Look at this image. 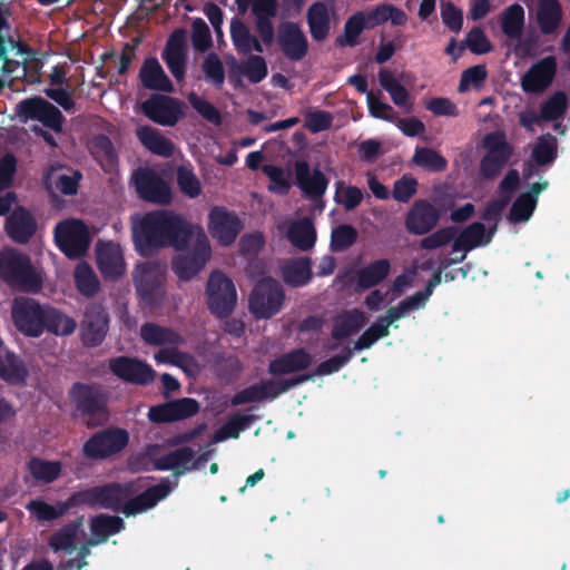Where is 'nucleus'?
I'll return each mask as SVG.
<instances>
[{"label": "nucleus", "instance_id": "cd10ccee", "mask_svg": "<svg viewBox=\"0 0 570 570\" xmlns=\"http://www.w3.org/2000/svg\"><path fill=\"white\" fill-rule=\"evenodd\" d=\"M312 361V355L304 348H295L272 360L267 371L273 376L291 374L308 368Z\"/></svg>", "mask_w": 570, "mask_h": 570}, {"label": "nucleus", "instance_id": "4be33fe9", "mask_svg": "<svg viewBox=\"0 0 570 570\" xmlns=\"http://www.w3.org/2000/svg\"><path fill=\"white\" fill-rule=\"evenodd\" d=\"M209 232L217 242L224 246L232 245L243 224L238 216L225 207H214L209 213Z\"/></svg>", "mask_w": 570, "mask_h": 570}, {"label": "nucleus", "instance_id": "680f3d73", "mask_svg": "<svg viewBox=\"0 0 570 570\" xmlns=\"http://www.w3.org/2000/svg\"><path fill=\"white\" fill-rule=\"evenodd\" d=\"M488 76V71L484 65H475L465 69L461 73L458 90L459 92H465L470 87L479 89L483 86Z\"/></svg>", "mask_w": 570, "mask_h": 570}, {"label": "nucleus", "instance_id": "412c9836", "mask_svg": "<svg viewBox=\"0 0 570 570\" xmlns=\"http://www.w3.org/2000/svg\"><path fill=\"white\" fill-rule=\"evenodd\" d=\"M186 30L183 28L175 29L168 37L161 58L174 78L180 82L186 76L187 47Z\"/></svg>", "mask_w": 570, "mask_h": 570}, {"label": "nucleus", "instance_id": "423d86ee", "mask_svg": "<svg viewBox=\"0 0 570 570\" xmlns=\"http://www.w3.org/2000/svg\"><path fill=\"white\" fill-rule=\"evenodd\" d=\"M134 493V483H108L73 492L69 497V503L71 508L89 507L118 512L121 503Z\"/></svg>", "mask_w": 570, "mask_h": 570}, {"label": "nucleus", "instance_id": "473e14b6", "mask_svg": "<svg viewBox=\"0 0 570 570\" xmlns=\"http://www.w3.org/2000/svg\"><path fill=\"white\" fill-rule=\"evenodd\" d=\"M288 242L297 249L307 252L315 246L316 229L311 218L304 217L293 222L286 233Z\"/></svg>", "mask_w": 570, "mask_h": 570}, {"label": "nucleus", "instance_id": "de8ad7c7", "mask_svg": "<svg viewBox=\"0 0 570 570\" xmlns=\"http://www.w3.org/2000/svg\"><path fill=\"white\" fill-rule=\"evenodd\" d=\"M379 81L384 90L389 92L392 101L399 107L411 108L410 94L406 88L394 77L392 71L381 69L379 72Z\"/></svg>", "mask_w": 570, "mask_h": 570}, {"label": "nucleus", "instance_id": "79ce46f5", "mask_svg": "<svg viewBox=\"0 0 570 570\" xmlns=\"http://www.w3.org/2000/svg\"><path fill=\"white\" fill-rule=\"evenodd\" d=\"M137 136L141 144L155 155L169 157L174 153V144L150 126L140 127Z\"/></svg>", "mask_w": 570, "mask_h": 570}, {"label": "nucleus", "instance_id": "bf43d9fd", "mask_svg": "<svg viewBox=\"0 0 570 570\" xmlns=\"http://www.w3.org/2000/svg\"><path fill=\"white\" fill-rule=\"evenodd\" d=\"M357 239V232L352 225H340L332 230L331 249L333 252H344L350 248Z\"/></svg>", "mask_w": 570, "mask_h": 570}, {"label": "nucleus", "instance_id": "5701e85b", "mask_svg": "<svg viewBox=\"0 0 570 570\" xmlns=\"http://www.w3.org/2000/svg\"><path fill=\"white\" fill-rule=\"evenodd\" d=\"M557 59L547 56L535 63L521 78V87L528 94H541L552 83L557 73Z\"/></svg>", "mask_w": 570, "mask_h": 570}, {"label": "nucleus", "instance_id": "c03bdc74", "mask_svg": "<svg viewBox=\"0 0 570 570\" xmlns=\"http://www.w3.org/2000/svg\"><path fill=\"white\" fill-rule=\"evenodd\" d=\"M256 420L258 416L253 414H234L214 433L212 442L219 443L227 439H238L240 432L248 429Z\"/></svg>", "mask_w": 570, "mask_h": 570}, {"label": "nucleus", "instance_id": "ea45409f", "mask_svg": "<svg viewBox=\"0 0 570 570\" xmlns=\"http://www.w3.org/2000/svg\"><path fill=\"white\" fill-rule=\"evenodd\" d=\"M90 149L106 173H110L117 167L118 155L108 136L104 134L96 135L91 140Z\"/></svg>", "mask_w": 570, "mask_h": 570}, {"label": "nucleus", "instance_id": "7ed1b4c3", "mask_svg": "<svg viewBox=\"0 0 570 570\" xmlns=\"http://www.w3.org/2000/svg\"><path fill=\"white\" fill-rule=\"evenodd\" d=\"M11 318L14 327L27 337H40L45 332L68 336L77 328L72 317L49 304L26 296L13 299Z\"/></svg>", "mask_w": 570, "mask_h": 570}, {"label": "nucleus", "instance_id": "13d9d810", "mask_svg": "<svg viewBox=\"0 0 570 570\" xmlns=\"http://www.w3.org/2000/svg\"><path fill=\"white\" fill-rule=\"evenodd\" d=\"M262 170L271 181L268 186L271 191L279 195H285L288 193L292 184L289 174L285 173L283 167L268 164L264 165Z\"/></svg>", "mask_w": 570, "mask_h": 570}, {"label": "nucleus", "instance_id": "774afa93", "mask_svg": "<svg viewBox=\"0 0 570 570\" xmlns=\"http://www.w3.org/2000/svg\"><path fill=\"white\" fill-rule=\"evenodd\" d=\"M191 43L200 52L207 51L213 45L210 30L202 18H196L191 23Z\"/></svg>", "mask_w": 570, "mask_h": 570}, {"label": "nucleus", "instance_id": "72a5a7b5", "mask_svg": "<svg viewBox=\"0 0 570 570\" xmlns=\"http://www.w3.org/2000/svg\"><path fill=\"white\" fill-rule=\"evenodd\" d=\"M309 33L315 41L325 40L331 31V14L322 1L312 3L306 13Z\"/></svg>", "mask_w": 570, "mask_h": 570}, {"label": "nucleus", "instance_id": "aec40b11", "mask_svg": "<svg viewBox=\"0 0 570 570\" xmlns=\"http://www.w3.org/2000/svg\"><path fill=\"white\" fill-rule=\"evenodd\" d=\"M135 186L139 197L146 202L166 205L171 200L169 185L151 169H138Z\"/></svg>", "mask_w": 570, "mask_h": 570}, {"label": "nucleus", "instance_id": "a19ab883", "mask_svg": "<svg viewBox=\"0 0 570 570\" xmlns=\"http://www.w3.org/2000/svg\"><path fill=\"white\" fill-rule=\"evenodd\" d=\"M83 518L79 517L73 521L61 527L57 532L52 533L49 538V547L55 551L71 552L76 549V539L80 527L82 525Z\"/></svg>", "mask_w": 570, "mask_h": 570}, {"label": "nucleus", "instance_id": "4d7b16f0", "mask_svg": "<svg viewBox=\"0 0 570 570\" xmlns=\"http://www.w3.org/2000/svg\"><path fill=\"white\" fill-rule=\"evenodd\" d=\"M176 180L180 191L184 195L190 198H195L200 195V181L190 166H179L176 171Z\"/></svg>", "mask_w": 570, "mask_h": 570}, {"label": "nucleus", "instance_id": "3c124183", "mask_svg": "<svg viewBox=\"0 0 570 570\" xmlns=\"http://www.w3.org/2000/svg\"><path fill=\"white\" fill-rule=\"evenodd\" d=\"M412 160L416 166L431 173H441L448 167V160L429 147H416Z\"/></svg>", "mask_w": 570, "mask_h": 570}, {"label": "nucleus", "instance_id": "5fc2aeb1", "mask_svg": "<svg viewBox=\"0 0 570 570\" xmlns=\"http://www.w3.org/2000/svg\"><path fill=\"white\" fill-rule=\"evenodd\" d=\"M28 468L33 479L45 483L53 482L61 473V463L59 461H45L32 458L28 463Z\"/></svg>", "mask_w": 570, "mask_h": 570}, {"label": "nucleus", "instance_id": "39448f33", "mask_svg": "<svg viewBox=\"0 0 570 570\" xmlns=\"http://www.w3.org/2000/svg\"><path fill=\"white\" fill-rule=\"evenodd\" d=\"M69 397L87 426L97 428L108 421V394L101 385L76 382L69 390Z\"/></svg>", "mask_w": 570, "mask_h": 570}, {"label": "nucleus", "instance_id": "6ab92c4d", "mask_svg": "<svg viewBox=\"0 0 570 570\" xmlns=\"http://www.w3.org/2000/svg\"><path fill=\"white\" fill-rule=\"evenodd\" d=\"M109 371L125 383L145 386L155 379L154 368L136 357L117 356L108 361Z\"/></svg>", "mask_w": 570, "mask_h": 570}, {"label": "nucleus", "instance_id": "f03ea898", "mask_svg": "<svg viewBox=\"0 0 570 570\" xmlns=\"http://www.w3.org/2000/svg\"><path fill=\"white\" fill-rule=\"evenodd\" d=\"M193 237L190 224L180 215L167 209L144 214L134 224L132 238L141 256H151L156 250L174 247L184 250Z\"/></svg>", "mask_w": 570, "mask_h": 570}, {"label": "nucleus", "instance_id": "49530a36", "mask_svg": "<svg viewBox=\"0 0 570 570\" xmlns=\"http://www.w3.org/2000/svg\"><path fill=\"white\" fill-rule=\"evenodd\" d=\"M366 323L362 311L355 308L344 313L335 323L332 330L334 340H344L354 333H357Z\"/></svg>", "mask_w": 570, "mask_h": 570}, {"label": "nucleus", "instance_id": "2f4dec72", "mask_svg": "<svg viewBox=\"0 0 570 570\" xmlns=\"http://www.w3.org/2000/svg\"><path fill=\"white\" fill-rule=\"evenodd\" d=\"M140 336L146 344L151 346H179L185 344V338L175 330L150 322L141 325Z\"/></svg>", "mask_w": 570, "mask_h": 570}, {"label": "nucleus", "instance_id": "052dcab7", "mask_svg": "<svg viewBox=\"0 0 570 570\" xmlns=\"http://www.w3.org/2000/svg\"><path fill=\"white\" fill-rule=\"evenodd\" d=\"M535 206L537 203L532 196L521 193L512 203L509 214L510 220L514 223L529 220Z\"/></svg>", "mask_w": 570, "mask_h": 570}, {"label": "nucleus", "instance_id": "f704fd0d", "mask_svg": "<svg viewBox=\"0 0 570 570\" xmlns=\"http://www.w3.org/2000/svg\"><path fill=\"white\" fill-rule=\"evenodd\" d=\"M125 529V522L120 517L99 514L91 519L90 530L92 538L89 544L97 546L106 542L110 535L119 533Z\"/></svg>", "mask_w": 570, "mask_h": 570}, {"label": "nucleus", "instance_id": "a211bd4d", "mask_svg": "<svg viewBox=\"0 0 570 570\" xmlns=\"http://www.w3.org/2000/svg\"><path fill=\"white\" fill-rule=\"evenodd\" d=\"M109 322V314L101 304L88 305L80 325L83 345L87 347L99 346L107 336Z\"/></svg>", "mask_w": 570, "mask_h": 570}, {"label": "nucleus", "instance_id": "f3484780", "mask_svg": "<svg viewBox=\"0 0 570 570\" xmlns=\"http://www.w3.org/2000/svg\"><path fill=\"white\" fill-rule=\"evenodd\" d=\"M275 40L284 55L291 61H301L308 53V40L298 23L281 22L275 33Z\"/></svg>", "mask_w": 570, "mask_h": 570}, {"label": "nucleus", "instance_id": "6e6552de", "mask_svg": "<svg viewBox=\"0 0 570 570\" xmlns=\"http://www.w3.org/2000/svg\"><path fill=\"white\" fill-rule=\"evenodd\" d=\"M312 379L313 374H301L281 381L263 380L234 394L230 399V404L233 406H239L247 403L263 402L264 400H274L282 393Z\"/></svg>", "mask_w": 570, "mask_h": 570}, {"label": "nucleus", "instance_id": "393cba45", "mask_svg": "<svg viewBox=\"0 0 570 570\" xmlns=\"http://www.w3.org/2000/svg\"><path fill=\"white\" fill-rule=\"evenodd\" d=\"M294 169L296 185L307 198L315 200L324 196L328 179L320 168L312 171L307 161L297 160Z\"/></svg>", "mask_w": 570, "mask_h": 570}, {"label": "nucleus", "instance_id": "e433bc0d", "mask_svg": "<svg viewBox=\"0 0 570 570\" xmlns=\"http://www.w3.org/2000/svg\"><path fill=\"white\" fill-rule=\"evenodd\" d=\"M27 377L28 368L18 355L10 351L0 355V379L11 385H21Z\"/></svg>", "mask_w": 570, "mask_h": 570}, {"label": "nucleus", "instance_id": "338daca9", "mask_svg": "<svg viewBox=\"0 0 570 570\" xmlns=\"http://www.w3.org/2000/svg\"><path fill=\"white\" fill-rule=\"evenodd\" d=\"M188 101L191 107L207 121L215 126L222 124L219 110L209 101L200 98L195 92L188 95Z\"/></svg>", "mask_w": 570, "mask_h": 570}, {"label": "nucleus", "instance_id": "1a4fd4ad", "mask_svg": "<svg viewBox=\"0 0 570 570\" xmlns=\"http://www.w3.org/2000/svg\"><path fill=\"white\" fill-rule=\"evenodd\" d=\"M207 305L213 315L227 318L237 302V292L233 281L220 271L210 273L207 286Z\"/></svg>", "mask_w": 570, "mask_h": 570}, {"label": "nucleus", "instance_id": "a18cd8bd", "mask_svg": "<svg viewBox=\"0 0 570 570\" xmlns=\"http://www.w3.org/2000/svg\"><path fill=\"white\" fill-rule=\"evenodd\" d=\"M558 157V140L551 134L538 137L531 151V160L535 166L543 167L554 163Z\"/></svg>", "mask_w": 570, "mask_h": 570}, {"label": "nucleus", "instance_id": "c85d7f7f", "mask_svg": "<svg viewBox=\"0 0 570 570\" xmlns=\"http://www.w3.org/2000/svg\"><path fill=\"white\" fill-rule=\"evenodd\" d=\"M37 229L35 217L24 208L19 207L12 212L6 223L8 236L16 243L26 244Z\"/></svg>", "mask_w": 570, "mask_h": 570}, {"label": "nucleus", "instance_id": "ddd939ff", "mask_svg": "<svg viewBox=\"0 0 570 570\" xmlns=\"http://www.w3.org/2000/svg\"><path fill=\"white\" fill-rule=\"evenodd\" d=\"M16 114L21 122L37 120L43 126L60 132L65 121L61 111L40 96H32L19 101Z\"/></svg>", "mask_w": 570, "mask_h": 570}, {"label": "nucleus", "instance_id": "603ef678", "mask_svg": "<svg viewBox=\"0 0 570 570\" xmlns=\"http://www.w3.org/2000/svg\"><path fill=\"white\" fill-rule=\"evenodd\" d=\"M75 284L78 292L87 297L95 296L100 288L97 275L87 263H81L76 267Z\"/></svg>", "mask_w": 570, "mask_h": 570}, {"label": "nucleus", "instance_id": "dca6fc26", "mask_svg": "<svg viewBox=\"0 0 570 570\" xmlns=\"http://www.w3.org/2000/svg\"><path fill=\"white\" fill-rule=\"evenodd\" d=\"M144 115L161 126H175L184 117L183 102L170 96L153 94L141 104Z\"/></svg>", "mask_w": 570, "mask_h": 570}, {"label": "nucleus", "instance_id": "69168bd1", "mask_svg": "<svg viewBox=\"0 0 570 570\" xmlns=\"http://www.w3.org/2000/svg\"><path fill=\"white\" fill-rule=\"evenodd\" d=\"M353 357V350L346 347L341 354H336L326 361L321 362L315 372L312 373L314 375H331L333 373L338 372L343 366H345L351 358Z\"/></svg>", "mask_w": 570, "mask_h": 570}, {"label": "nucleus", "instance_id": "0eeeda50", "mask_svg": "<svg viewBox=\"0 0 570 570\" xmlns=\"http://www.w3.org/2000/svg\"><path fill=\"white\" fill-rule=\"evenodd\" d=\"M285 302L283 285L272 276L258 279L248 297V308L256 320H268L278 314Z\"/></svg>", "mask_w": 570, "mask_h": 570}, {"label": "nucleus", "instance_id": "b1692460", "mask_svg": "<svg viewBox=\"0 0 570 570\" xmlns=\"http://www.w3.org/2000/svg\"><path fill=\"white\" fill-rule=\"evenodd\" d=\"M440 212L429 200H415L405 216V228L412 235L429 234L439 223Z\"/></svg>", "mask_w": 570, "mask_h": 570}, {"label": "nucleus", "instance_id": "4c0bfd02", "mask_svg": "<svg viewBox=\"0 0 570 570\" xmlns=\"http://www.w3.org/2000/svg\"><path fill=\"white\" fill-rule=\"evenodd\" d=\"M391 271L386 258L376 259L357 272L356 284L361 289H370L382 283Z\"/></svg>", "mask_w": 570, "mask_h": 570}, {"label": "nucleus", "instance_id": "20e7f679", "mask_svg": "<svg viewBox=\"0 0 570 570\" xmlns=\"http://www.w3.org/2000/svg\"><path fill=\"white\" fill-rule=\"evenodd\" d=\"M0 278L12 289L36 294L42 288V277L28 255L9 248L0 253Z\"/></svg>", "mask_w": 570, "mask_h": 570}, {"label": "nucleus", "instance_id": "c756f323", "mask_svg": "<svg viewBox=\"0 0 570 570\" xmlns=\"http://www.w3.org/2000/svg\"><path fill=\"white\" fill-rule=\"evenodd\" d=\"M282 278L293 288L308 284L313 277L312 259L306 256L287 259L281 267Z\"/></svg>", "mask_w": 570, "mask_h": 570}, {"label": "nucleus", "instance_id": "864d4df0", "mask_svg": "<svg viewBox=\"0 0 570 570\" xmlns=\"http://www.w3.org/2000/svg\"><path fill=\"white\" fill-rule=\"evenodd\" d=\"M568 109V97L559 90L552 94L540 107V118L543 121H557L561 119Z\"/></svg>", "mask_w": 570, "mask_h": 570}, {"label": "nucleus", "instance_id": "6e6d98bb", "mask_svg": "<svg viewBox=\"0 0 570 570\" xmlns=\"http://www.w3.org/2000/svg\"><path fill=\"white\" fill-rule=\"evenodd\" d=\"M513 154L485 153L480 161V175L487 180L497 178Z\"/></svg>", "mask_w": 570, "mask_h": 570}, {"label": "nucleus", "instance_id": "f257e3e1", "mask_svg": "<svg viewBox=\"0 0 570 570\" xmlns=\"http://www.w3.org/2000/svg\"><path fill=\"white\" fill-rule=\"evenodd\" d=\"M252 13L256 35L240 19L230 21V39L236 52L247 57L243 63H235L233 71L245 76L252 83H258L266 78L268 68L262 53L275 42V26L273 19L278 13V0H252Z\"/></svg>", "mask_w": 570, "mask_h": 570}, {"label": "nucleus", "instance_id": "7c9ffc66", "mask_svg": "<svg viewBox=\"0 0 570 570\" xmlns=\"http://www.w3.org/2000/svg\"><path fill=\"white\" fill-rule=\"evenodd\" d=\"M97 265L105 278L115 279L124 274V259L118 246L112 243L97 246Z\"/></svg>", "mask_w": 570, "mask_h": 570}, {"label": "nucleus", "instance_id": "c9c22d12", "mask_svg": "<svg viewBox=\"0 0 570 570\" xmlns=\"http://www.w3.org/2000/svg\"><path fill=\"white\" fill-rule=\"evenodd\" d=\"M561 19L562 8L558 0H539L537 22L541 33H554L561 23Z\"/></svg>", "mask_w": 570, "mask_h": 570}, {"label": "nucleus", "instance_id": "4468645a", "mask_svg": "<svg viewBox=\"0 0 570 570\" xmlns=\"http://www.w3.org/2000/svg\"><path fill=\"white\" fill-rule=\"evenodd\" d=\"M129 442V434L124 429H107L95 433L83 444L82 452L92 460L106 459L119 453Z\"/></svg>", "mask_w": 570, "mask_h": 570}, {"label": "nucleus", "instance_id": "f8f14e48", "mask_svg": "<svg viewBox=\"0 0 570 570\" xmlns=\"http://www.w3.org/2000/svg\"><path fill=\"white\" fill-rule=\"evenodd\" d=\"M134 284L137 294L147 306L161 305L166 294L165 278L156 264L150 262L139 264L134 273Z\"/></svg>", "mask_w": 570, "mask_h": 570}, {"label": "nucleus", "instance_id": "9d476101", "mask_svg": "<svg viewBox=\"0 0 570 570\" xmlns=\"http://www.w3.org/2000/svg\"><path fill=\"white\" fill-rule=\"evenodd\" d=\"M210 255L209 240L205 233L200 232L189 250L173 258L171 269L180 281H191L206 266Z\"/></svg>", "mask_w": 570, "mask_h": 570}, {"label": "nucleus", "instance_id": "a878e982", "mask_svg": "<svg viewBox=\"0 0 570 570\" xmlns=\"http://www.w3.org/2000/svg\"><path fill=\"white\" fill-rule=\"evenodd\" d=\"M170 490L168 480L165 479L134 498H131V495L128 497L121 503L119 511H121L126 517L141 513L154 508L160 500L165 499L169 494Z\"/></svg>", "mask_w": 570, "mask_h": 570}, {"label": "nucleus", "instance_id": "2eb2a0df", "mask_svg": "<svg viewBox=\"0 0 570 570\" xmlns=\"http://www.w3.org/2000/svg\"><path fill=\"white\" fill-rule=\"evenodd\" d=\"M161 446L159 444H149L146 448V455L153 460V469L157 471H173L176 476L196 469V464H191L195 452L189 446L178 448L157 458Z\"/></svg>", "mask_w": 570, "mask_h": 570}, {"label": "nucleus", "instance_id": "37998d69", "mask_svg": "<svg viewBox=\"0 0 570 570\" xmlns=\"http://www.w3.org/2000/svg\"><path fill=\"white\" fill-rule=\"evenodd\" d=\"M26 508L39 522L55 521L72 509L69 498L66 501H58L55 505L42 500H32Z\"/></svg>", "mask_w": 570, "mask_h": 570}, {"label": "nucleus", "instance_id": "0e129e2a", "mask_svg": "<svg viewBox=\"0 0 570 570\" xmlns=\"http://www.w3.org/2000/svg\"><path fill=\"white\" fill-rule=\"evenodd\" d=\"M390 334V330L385 325L381 324L377 320L354 343V351H363L370 348L376 341L383 338Z\"/></svg>", "mask_w": 570, "mask_h": 570}, {"label": "nucleus", "instance_id": "e2e57ef3", "mask_svg": "<svg viewBox=\"0 0 570 570\" xmlns=\"http://www.w3.org/2000/svg\"><path fill=\"white\" fill-rule=\"evenodd\" d=\"M456 233L458 228L455 226L440 228L422 238L420 240V247L428 250L440 248L448 245L451 240L454 242Z\"/></svg>", "mask_w": 570, "mask_h": 570}, {"label": "nucleus", "instance_id": "8fccbe9b", "mask_svg": "<svg viewBox=\"0 0 570 570\" xmlns=\"http://www.w3.org/2000/svg\"><path fill=\"white\" fill-rule=\"evenodd\" d=\"M524 27V10L519 3L508 7L501 19L503 33L510 39H519Z\"/></svg>", "mask_w": 570, "mask_h": 570}, {"label": "nucleus", "instance_id": "58836bf2", "mask_svg": "<svg viewBox=\"0 0 570 570\" xmlns=\"http://www.w3.org/2000/svg\"><path fill=\"white\" fill-rule=\"evenodd\" d=\"M489 244V238H485V226L481 222H474L466 226L458 237H454L452 250L469 252L475 247Z\"/></svg>", "mask_w": 570, "mask_h": 570}, {"label": "nucleus", "instance_id": "bb28decb", "mask_svg": "<svg viewBox=\"0 0 570 570\" xmlns=\"http://www.w3.org/2000/svg\"><path fill=\"white\" fill-rule=\"evenodd\" d=\"M138 77L146 89L168 94L175 90L171 80L156 57H148L144 60Z\"/></svg>", "mask_w": 570, "mask_h": 570}, {"label": "nucleus", "instance_id": "09e8293b", "mask_svg": "<svg viewBox=\"0 0 570 570\" xmlns=\"http://www.w3.org/2000/svg\"><path fill=\"white\" fill-rule=\"evenodd\" d=\"M367 27V21L363 12L352 14L344 24V33L335 39L338 47H355L358 45V37Z\"/></svg>", "mask_w": 570, "mask_h": 570}, {"label": "nucleus", "instance_id": "9b49d317", "mask_svg": "<svg viewBox=\"0 0 570 570\" xmlns=\"http://www.w3.org/2000/svg\"><path fill=\"white\" fill-rule=\"evenodd\" d=\"M55 239L58 248L71 259L83 256L90 245L89 230L79 219H67L57 224Z\"/></svg>", "mask_w": 570, "mask_h": 570}]
</instances>
